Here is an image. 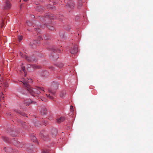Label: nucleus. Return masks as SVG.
Masks as SVG:
<instances>
[{
	"label": "nucleus",
	"mask_w": 153,
	"mask_h": 153,
	"mask_svg": "<svg viewBox=\"0 0 153 153\" xmlns=\"http://www.w3.org/2000/svg\"><path fill=\"white\" fill-rule=\"evenodd\" d=\"M49 69L51 70H53L54 69V68L52 67H49Z\"/></svg>",
	"instance_id": "obj_36"
},
{
	"label": "nucleus",
	"mask_w": 153,
	"mask_h": 153,
	"mask_svg": "<svg viewBox=\"0 0 153 153\" xmlns=\"http://www.w3.org/2000/svg\"><path fill=\"white\" fill-rule=\"evenodd\" d=\"M58 84L57 82H53L52 84V88L53 89L56 90L58 89Z\"/></svg>",
	"instance_id": "obj_10"
},
{
	"label": "nucleus",
	"mask_w": 153,
	"mask_h": 153,
	"mask_svg": "<svg viewBox=\"0 0 153 153\" xmlns=\"http://www.w3.org/2000/svg\"><path fill=\"white\" fill-rule=\"evenodd\" d=\"M22 82L25 87L27 91L32 96H37L38 95L42 93V92H45L43 87H36L34 88L31 87L29 84V83L32 82V80L31 79H28V80L24 79Z\"/></svg>",
	"instance_id": "obj_1"
},
{
	"label": "nucleus",
	"mask_w": 153,
	"mask_h": 153,
	"mask_svg": "<svg viewBox=\"0 0 153 153\" xmlns=\"http://www.w3.org/2000/svg\"><path fill=\"white\" fill-rule=\"evenodd\" d=\"M41 27L40 26H35V30L37 32L39 33L40 31V28Z\"/></svg>",
	"instance_id": "obj_16"
},
{
	"label": "nucleus",
	"mask_w": 153,
	"mask_h": 153,
	"mask_svg": "<svg viewBox=\"0 0 153 153\" xmlns=\"http://www.w3.org/2000/svg\"><path fill=\"white\" fill-rule=\"evenodd\" d=\"M78 47L77 46L75 45L74 46L72 49V50L71 51V53L73 54H76L78 52Z\"/></svg>",
	"instance_id": "obj_8"
},
{
	"label": "nucleus",
	"mask_w": 153,
	"mask_h": 153,
	"mask_svg": "<svg viewBox=\"0 0 153 153\" xmlns=\"http://www.w3.org/2000/svg\"><path fill=\"white\" fill-rule=\"evenodd\" d=\"M41 115H44L46 114L47 113V110L46 108H43L40 111Z\"/></svg>",
	"instance_id": "obj_11"
},
{
	"label": "nucleus",
	"mask_w": 153,
	"mask_h": 153,
	"mask_svg": "<svg viewBox=\"0 0 153 153\" xmlns=\"http://www.w3.org/2000/svg\"><path fill=\"white\" fill-rule=\"evenodd\" d=\"M38 7V8H39V7Z\"/></svg>",
	"instance_id": "obj_45"
},
{
	"label": "nucleus",
	"mask_w": 153,
	"mask_h": 153,
	"mask_svg": "<svg viewBox=\"0 0 153 153\" xmlns=\"http://www.w3.org/2000/svg\"><path fill=\"white\" fill-rule=\"evenodd\" d=\"M25 1H27L28 0H23Z\"/></svg>",
	"instance_id": "obj_39"
},
{
	"label": "nucleus",
	"mask_w": 153,
	"mask_h": 153,
	"mask_svg": "<svg viewBox=\"0 0 153 153\" xmlns=\"http://www.w3.org/2000/svg\"><path fill=\"white\" fill-rule=\"evenodd\" d=\"M41 100H42V101H44V100H43L41 98Z\"/></svg>",
	"instance_id": "obj_40"
},
{
	"label": "nucleus",
	"mask_w": 153,
	"mask_h": 153,
	"mask_svg": "<svg viewBox=\"0 0 153 153\" xmlns=\"http://www.w3.org/2000/svg\"><path fill=\"white\" fill-rule=\"evenodd\" d=\"M70 110L71 111H74L73 107L72 105L70 106Z\"/></svg>",
	"instance_id": "obj_32"
},
{
	"label": "nucleus",
	"mask_w": 153,
	"mask_h": 153,
	"mask_svg": "<svg viewBox=\"0 0 153 153\" xmlns=\"http://www.w3.org/2000/svg\"><path fill=\"white\" fill-rule=\"evenodd\" d=\"M82 3L81 2H79V4L78 6V7L79 9H80L82 6Z\"/></svg>",
	"instance_id": "obj_27"
},
{
	"label": "nucleus",
	"mask_w": 153,
	"mask_h": 153,
	"mask_svg": "<svg viewBox=\"0 0 153 153\" xmlns=\"http://www.w3.org/2000/svg\"><path fill=\"white\" fill-rule=\"evenodd\" d=\"M61 50L59 49H55V51H56L57 52L61 51Z\"/></svg>",
	"instance_id": "obj_34"
},
{
	"label": "nucleus",
	"mask_w": 153,
	"mask_h": 153,
	"mask_svg": "<svg viewBox=\"0 0 153 153\" xmlns=\"http://www.w3.org/2000/svg\"><path fill=\"white\" fill-rule=\"evenodd\" d=\"M11 7V5L9 2V0H6L5 4L3 8L4 9H10Z\"/></svg>",
	"instance_id": "obj_5"
},
{
	"label": "nucleus",
	"mask_w": 153,
	"mask_h": 153,
	"mask_svg": "<svg viewBox=\"0 0 153 153\" xmlns=\"http://www.w3.org/2000/svg\"><path fill=\"white\" fill-rule=\"evenodd\" d=\"M30 138L31 140L33 142H36V138L33 135H32L30 136Z\"/></svg>",
	"instance_id": "obj_17"
},
{
	"label": "nucleus",
	"mask_w": 153,
	"mask_h": 153,
	"mask_svg": "<svg viewBox=\"0 0 153 153\" xmlns=\"http://www.w3.org/2000/svg\"><path fill=\"white\" fill-rule=\"evenodd\" d=\"M14 132H13L12 133V134H12V135H13V136H17L18 135V134H14Z\"/></svg>",
	"instance_id": "obj_35"
},
{
	"label": "nucleus",
	"mask_w": 153,
	"mask_h": 153,
	"mask_svg": "<svg viewBox=\"0 0 153 153\" xmlns=\"http://www.w3.org/2000/svg\"><path fill=\"white\" fill-rule=\"evenodd\" d=\"M27 25L29 26H30L31 25V24H30L29 21H27L26 22Z\"/></svg>",
	"instance_id": "obj_33"
},
{
	"label": "nucleus",
	"mask_w": 153,
	"mask_h": 153,
	"mask_svg": "<svg viewBox=\"0 0 153 153\" xmlns=\"http://www.w3.org/2000/svg\"><path fill=\"white\" fill-rule=\"evenodd\" d=\"M46 95L48 97L50 98V99H52L53 98V97L51 96L50 94H46Z\"/></svg>",
	"instance_id": "obj_30"
},
{
	"label": "nucleus",
	"mask_w": 153,
	"mask_h": 153,
	"mask_svg": "<svg viewBox=\"0 0 153 153\" xmlns=\"http://www.w3.org/2000/svg\"><path fill=\"white\" fill-rule=\"evenodd\" d=\"M4 96L3 93H1V94L0 95V100L1 101L2 100H3L4 98Z\"/></svg>",
	"instance_id": "obj_24"
},
{
	"label": "nucleus",
	"mask_w": 153,
	"mask_h": 153,
	"mask_svg": "<svg viewBox=\"0 0 153 153\" xmlns=\"http://www.w3.org/2000/svg\"><path fill=\"white\" fill-rule=\"evenodd\" d=\"M66 6L69 7L71 8H73L74 6V3L71 0H69L67 2Z\"/></svg>",
	"instance_id": "obj_6"
},
{
	"label": "nucleus",
	"mask_w": 153,
	"mask_h": 153,
	"mask_svg": "<svg viewBox=\"0 0 153 153\" xmlns=\"http://www.w3.org/2000/svg\"><path fill=\"white\" fill-rule=\"evenodd\" d=\"M53 16H52V15L50 14H47L45 16L46 18H49L50 19H53Z\"/></svg>",
	"instance_id": "obj_21"
},
{
	"label": "nucleus",
	"mask_w": 153,
	"mask_h": 153,
	"mask_svg": "<svg viewBox=\"0 0 153 153\" xmlns=\"http://www.w3.org/2000/svg\"><path fill=\"white\" fill-rule=\"evenodd\" d=\"M21 69L20 70V72H23L25 74V76L26 75V71L25 69V67L23 66V64L21 65Z\"/></svg>",
	"instance_id": "obj_14"
},
{
	"label": "nucleus",
	"mask_w": 153,
	"mask_h": 153,
	"mask_svg": "<svg viewBox=\"0 0 153 153\" xmlns=\"http://www.w3.org/2000/svg\"><path fill=\"white\" fill-rule=\"evenodd\" d=\"M20 54L21 55L22 57L25 58L26 60H27L28 62H34V61H36V59L34 56H32L28 57L26 55L23 56V54L21 52L20 53Z\"/></svg>",
	"instance_id": "obj_2"
},
{
	"label": "nucleus",
	"mask_w": 153,
	"mask_h": 153,
	"mask_svg": "<svg viewBox=\"0 0 153 153\" xmlns=\"http://www.w3.org/2000/svg\"><path fill=\"white\" fill-rule=\"evenodd\" d=\"M51 133L53 134V137H55L57 134V130L56 129H53L51 131Z\"/></svg>",
	"instance_id": "obj_13"
},
{
	"label": "nucleus",
	"mask_w": 153,
	"mask_h": 153,
	"mask_svg": "<svg viewBox=\"0 0 153 153\" xmlns=\"http://www.w3.org/2000/svg\"><path fill=\"white\" fill-rule=\"evenodd\" d=\"M30 68H39V67L36 65H27V70L29 71H32V70L29 69Z\"/></svg>",
	"instance_id": "obj_9"
},
{
	"label": "nucleus",
	"mask_w": 153,
	"mask_h": 153,
	"mask_svg": "<svg viewBox=\"0 0 153 153\" xmlns=\"http://www.w3.org/2000/svg\"><path fill=\"white\" fill-rule=\"evenodd\" d=\"M14 111L16 113H17L19 114H21V115H23V113L21 111H20L18 109H15L14 110Z\"/></svg>",
	"instance_id": "obj_19"
},
{
	"label": "nucleus",
	"mask_w": 153,
	"mask_h": 153,
	"mask_svg": "<svg viewBox=\"0 0 153 153\" xmlns=\"http://www.w3.org/2000/svg\"><path fill=\"white\" fill-rule=\"evenodd\" d=\"M65 120V118L64 117H61L57 120V122L58 123H60L63 122Z\"/></svg>",
	"instance_id": "obj_15"
},
{
	"label": "nucleus",
	"mask_w": 153,
	"mask_h": 153,
	"mask_svg": "<svg viewBox=\"0 0 153 153\" xmlns=\"http://www.w3.org/2000/svg\"><path fill=\"white\" fill-rule=\"evenodd\" d=\"M59 36L62 39H63L64 38V35L63 33H60L59 34Z\"/></svg>",
	"instance_id": "obj_23"
},
{
	"label": "nucleus",
	"mask_w": 153,
	"mask_h": 153,
	"mask_svg": "<svg viewBox=\"0 0 153 153\" xmlns=\"http://www.w3.org/2000/svg\"><path fill=\"white\" fill-rule=\"evenodd\" d=\"M32 45V44L31 43H30V45Z\"/></svg>",
	"instance_id": "obj_44"
},
{
	"label": "nucleus",
	"mask_w": 153,
	"mask_h": 153,
	"mask_svg": "<svg viewBox=\"0 0 153 153\" xmlns=\"http://www.w3.org/2000/svg\"><path fill=\"white\" fill-rule=\"evenodd\" d=\"M5 19H2V20H1V30H2L3 29V26H4V22H5Z\"/></svg>",
	"instance_id": "obj_18"
},
{
	"label": "nucleus",
	"mask_w": 153,
	"mask_h": 153,
	"mask_svg": "<svg viewBox=\"0 0 153 153\" xmlns=\"http://www.w3.org/2000/svg\"><path fill=\"white\" fill-rule=\"evenodd\" d=\"M23 36H18V40L19 42L21 41L22 39Z\"/></svg>",
	"instance_id": "obj_29"
},
{
	"label": "nucleus",
	"mask_w": 153,
	"mask_h": 153,
	"mask_svg": "<svg viewBox=\"0 0 153 153\" xmlns=\"http://www.w3.org/2000/svg\"><path fill=\"white\" fill-rule=\"evenodd\" d=\"M13 143L15 145L20 147H22L24 145L23 143L22 142H20L16 139H14L13 140Z\"/></svg>",
	"instance_id": "obj_4"
},
{
	"label": "nucleus",
	"mask_w": 153,
	"mask_h": 153,
	"mask_svg": "<svg viewBox=\"0 0 153 153\" xmlns=\"http://www.w3.org/2000/svg\"><path fill=\"white\" fill-rule=\"evenodd\" d=\"M48 29L51 30H54V27H53L52 26H49L48 27Z\"/></svg>",
	"instance_id": "obj_28"
},
{
	"label": "nucleus",
	"mask_w": 153,
	"mask_h": 153,
	"mask_svg": "<svg viewBox=\"0 0 153 153\" xmlns=\"http://www.w3.org/2000/svg\"><path fill=\"white\" fill-rule=\"evenodd\" d=\"M38 39L39 41H40L42 39V37L41 36H39Z\"/></svg>",
	"instance_id": "obj_37"
},
{
	"label": "nucleus",
	"mask_w": 153,
	"mask_h": 153,
	"mask_svg": "<svg viewBox=\"0 0 153 153\" xmlns=\"http://www.w3.org/2000/svg\"><path fill=\"white\" fill-rule=\"evenodd\" d=\"M24 103L26 105H29L31 103L33 104H35L36 103V102L31 101L30 99H28L25 100Z\"/></svg>",
	"instance_id": "obj_7"
},
{
	"label": "nucleus",
	"mask_w": 153,
	"mask_h": 153,
	"mask_svg": "<svg viewBox=\"0 0 153 153\" xmlns=\"http://www.w3.org/2000/svg\"><path fill=\"white\" fill-rule=\"evenodd\" d=\"M48 73L47 71H45L44 72L43 74V76H45L48 75Z\"/></svg>",
	"instance_id": "obj_26"
},
{
	"label": "nucleus",
	"mask_w": 153,
	"mask_h": 153,
	"mask_svg": "<svg viewBox=\"0 0 153 153\" xmlns=\"http://www.w3.org/2000/svg\"><path fill=\"white\" fill-rule=\"evenodd\" d=\"M49 151L47 149H45L43 151L42 153H48Z\"/></svg>",
	"instance_id": "obj_31"
},
{
	"label": "nucleus",
	"mask_w": 153,
	"mask_h": 153,
	"mask_svg": "<svg viewBox=\"0 0 153 153\" xmlns=\"http://www.w3.org/2000/svg\"><path fill=\"white\" fill-rule=\"evenodd\" d=\"M66 94V92L65 91H62L60 92L59 94L60 97L61 98L64 97Z\"/></svg>",
	"instance_id": "obj_12"
},
{
	"label": "nucleus",
	"mask_w": 153,
	"mask_h": 153,
	"mask_svg": "<svg viewBox=\"0 0 153 153\" xmlns=\"http://www.w3.org/2000/svg\"><path fill=\"white\" fill-rule=\"evenodd\" d=\"M36 43V41H34V44H35V43Z\"/></svg>",
	"instance_id": "obj_38"
},
{
	"label": "nucleus",
	"mask_w": 153,
	"mask_h": 153,
	"mask_svg": "<svg viewBox=\"0 0 153 153\" xmlns=\"http://www.w3.org/2000/svg\"><path fill=\"white\" fill-rule=\"evenodd\" d=\"M65 3H66V1H65Z\"/></svg>",
	"instance_id": "obj_42"
},
{
	"label": "nucleus",
	"mask_w": 153,
	"mask_h": 153,
	"mask_svg": "<svg viewBox=\"0 0 153 153\" xmlns=\"http://www.w3.org/2000/svg\"><path fill=\"white\" fill-rule=\"evenodd\" d=\"M44 38L45 40H48L50 38V36L48 35H45L44 36Z\"/></svg>",
	"instance_id": "obj_20"
},
{
	"label": "nucleus",
	"mask_w": 153,
	"mask_h": 153,
	"mask_svg": "<svg viewBox=\"0 0 153 153\" xmlns=\"http://www.w3.org/2000/svg\"><path fill=\"white\" fill-rule=\"evenodd\" d=\"M6 87H8V86L6 85Z\"/></svg>",
	"instance_id": "obj_41"
},
{
	"label": "nucleus",
	"mask_w": 153,
	"mask_h": 153,
	"mask_svg": "<svg viewBox=\"0 0 153 153\" xmlns=\"http://www.w3.org/2000/svg\"><path fill=\"white\" fill-rule=\"evenodd\" d=\"M9 114L10 115H11V114H10V113Z\"/></svg>",
	"instance_id": "obj_43"
},
{
	"label": "nucleus",
	"mask_w": 153,
	"mask_h": 153,
	"mask_svg": "<svg viewBox=\"0 0 153 153\" xmlns=\"http://www.w3.org/2000/svg\"><path fill=\"white\" fill-rule=\"evenodd\" d=\"M4 152H18L17 150L13 149L10 148H6L5 147L3 148Z\"/></svg>",
	"instance_id": "obj_3"
},
{
	"label": "nucleus",
	"mask_w": 153,
	"mask_h": 153,
	"mask_svg": "<svg viewBox=\"0 0 153 153\" xmlns=\"http://www.w3.org/2000/svg\"><path fill=\"white\" fill-rule=\"evenodd\" d=\"M2 138H3V140L5 141H8V138L5 137V136H3L2 137Z\"/></svg>",
	"instance_id": "obj_25"
},
{
	"label": "nucleus",
	"mask_w": 153,
	"mask_h": 153,
	"mask_svg": "<svg viewBox=\"0 0 153 153\" xmlns=\"http://www.w3.org/2000/svg\"><path fill=\"white\" fill-rule=\"evenodd\" d=\"M48 91L49 93L53 95H54L55 94V91H52V89H49Z\"/></svg>",
	"instance_id": "obj_22"
}]
</instances>
